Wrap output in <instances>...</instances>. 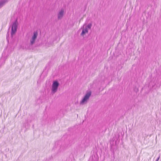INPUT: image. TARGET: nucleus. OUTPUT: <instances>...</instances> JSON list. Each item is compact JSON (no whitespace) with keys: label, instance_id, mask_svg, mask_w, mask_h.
Returning <instances> with one entry per match:
<instances>
[{"label":"nucleus","instance_id":"obj_1","mask_svg":"<svg viewBox=\"0 0 161 161\" xmlns=\"http://www.w3.org/2000/svg\"><path fill=\"white\" fill-rule=\"evenodd\" d=\"M67 147L65 145L62 144L61 141H58L55 142L54 149L56 154L59 155L63 153Z\"/></svg>","mask_w":161,"mask_h":161},{"label":"nucleus","instance_id":"obj_2","mask_svg":"<svg viewBox=\"0 0 161 161\" xmlns=\"http://www.w3.org/2000/svg\"><path fill=\"white\" fill-rule=\"evenodd\" d=\"M92 95V92L91 91L87 92L85 95L83 97L81 100L80 102V105H84L86 104L89 100L90 97Z\"/></svg>","mask_w":161,"mask_h":161},{"label":"nucleus","instance_id":"obj_3","mask_svg":"<svg viewBox=\"0 0 161 161\" xmlns=\"http://www.w3.org/2000/svg\"><path fill=\"white\" fill-rule=\"evenodd\" d=\"M18 25V23L17 19H16L13 22L11 27V35L12 37H13V36L16 33L17 31Z\"/></svg>","mask_w":161,"mask_h":161},{"label":"nucleus","instance_id":"obj_4","mask_svg":"<svg viewBox=\"0 0 161 161\" xmlns=\"http://www.w3.org/2000/svg\"><path fill=\"white\" fill-rule=\"evenodd\" d=\"M59 85V83L58 80H55L53 81L51 89V91L52 93H54L57 92Z\"/></svg>","mask_w":161,"mask_h":161},{"label":"nucleus","instance_id":"obj_5","mask_svg":"<svg viewBox=\"0 0 161 161\" xmlns=\"http://www.w3.org/2000/svg\"><path fill=\"white\" fill-rule=\"evenodd\" d=\"M38 36V33L37 31H34L33 35L32 36L31 39L30 40V45L29 49H31L32 47V46L35 42Z\"/></svg>","mask_w":161,"mask_h":161},{"label":"nucleus","instance_id":"obj_6","mask_svg":"<svg viewBox=\"0 0 161 161\" xmlns=\"http://www.w3.org/2000/svg\"><path fill=\"white\" fill-rule=\"evenodd\" d=\"M86 147H87L86 144L85 143L84 141H83L79 146V149L81 151H84Z\"/></svg>","mask_w":161,"mask_h":161},{"label":"nucleus","instance_id":"obj_7","mask_svg":"<svg viewBox=\"0 0 161 161\" xmlns=\"http://www.w3.org/2000/svg\"><path fill=\"white\" fill-rule=\"evenodd\" d=\"M32 121L31 119L29 120L28 119H26L25 120V122L23 124V126L26 129H28L30 126L29 123H31Z\"/></svg>","mask_w":161,"mask_h":161},{"label":"nucleus","instance_id":"obj_8","mask_svg":"<svg viewBox=\"0 0 161 161\" xmlns=\"http://www.w3.org/2000/svg\"><path fill=\"white\" fill-rule=\"evenodd\" d=\"M98 156L97 155H92L89 158V161H97Z\"/></svg>","mask_w":161,"mask_h":161},{"label":"nucleus","instance_id":"obj_9","mask_svg":"<svg viewBox=\"0 0 161 161\" xmlns=\"http://www.w3.org/2000/svg\"><path fill=\"white\" fill-rule=\"evenodd\" d=\"M64 10L61 9L58 14V19H61L63 17L64 15Z\"/></svg>","mask_w":161,"mask_h":161},{"label":"nucleus","instance_id":"obj_10","mask_svg":"<svg viewBox=\"0 0 161 161\" xmlns=\"http://www.w3.org/2000/svg\"><path fill=\"white\" fill-rule=\"evenodd\" d=\"M7 0H0V9L7 2Z\"/></svg>","mask_w":161,"mask_h":161},{"label":"nucleus","instance_id":"obj_11","mask_svg":"<svg viewBox=\"0 0 161 161\" xmlns=\"http://www.w3.org/2000/svg\"><path fill=\"white\" fill-rule=\"evenodd\" d=\"M84 25H83V27H84ZM88 32V30L86 28H83L82 30V31L80 34L81 36H84L86 33H87Z\"/></svg>","mask_w":161,"mask_h":161},{"label":"nucleus","instance_id":"obj_12","mask_svg":"<svg viewBox=\"0 0 161 161\" xmlns=\"http://www.w3.org/2000/svg\"><path fill=\"white\" fill-rule=\"evenodd\" d=\"M6 58L4 57H2L0 59V67L3 65L5 62Z\"/></svg>","mask_w":161,"mask_h":161},{"label":"nucleus","instance_id":"obj_13","mask_svg":"<svg viewBox=\"0 0 161 161\" xmlns=\"http://www.w3.org/2000/svg\"><path fill=\"white\" fill-rule=\"evenodd\" d=\"M92 24L91 23L88 24L86 26L85 28L87 29H90L91 28L92 26Z\"/></svg>","mask_w":161,"mask_h":161},{"label":"nucleus","instance_id":"obj_14","mask_svg":"<svg viewBox=\"0 0 161 161\" xmlns=\"http://www.w3.org/2000/svg\"><path fill=\"white\" fill-rule=\"evenodd\" d=\"M53 157L52 156H51L50 157H49L47 159H49V160L50 161L52 159Z\"/></svg>","mask_w":161,"mask_h":161},{"label":"nucleus","instance_id":"obj_15","mask_svg":"<svg viewBox=\"0 0 161 161\" xmlns=\"http://www.w3.org/2000/svg\"><path fill=\"white\" fill-rule=\"evenodd\" d=\"M119 134H118V136L117 137H116L117 140L118 139H119Z\"/></svg>","mask_w":161,"mask_h":161},{"label":"nucleus","instance_id":"obj_16","mask_svg":"<svg viewBox=\"0 0 161 161\" xmlns=\"http://www.w3.org/2000/svg\"><path fill=\"white\" fill-rule=\"evenodd\" d=\"M160 158V156H159L157 158L156 160L155 161H158L159 159Z\"/></svg>","mask_w":161,"mask_h":161},{"label":"nucleus","instance_id":"obj_17","mask_svg":"<svg viewBox=\"0 0 161 161\" xmlns=\"http://www.w3.org/2000/svg\"><path fill=\"white\" fill-rule=\"evenodd\" d=\"M50 161L49 160V159H48L47 158V159H46V161Z\"/></svg>","mask_w":161,"mask_h":161},{"label":"nucleus","instance_id":"obj_18","mask_svg":"<svg viewBox=\"0 0 161 161\" xmlns=\"http://www.w3.org/2000/svg\"><path fill=\"white\" fill-rule=\"evenodd\" d=\"M7 34H8V35H9V31H8V32L7 33Z\"/></svg>","mask_w":161,"mask_h":161},{"label":"nucleus","instance_id":"obj_19","mask_svg":"<svg viewBox=\"0 0 161 161\" xmlns=\"http://www.w3.org/2000/svg\"><path fill=\"white\" fill-rule=\"evenodd\" d=\"M81 19H82V18H81V19Z\"/></svg>","mask_w":161,"mask_h":161}]
</instances>
